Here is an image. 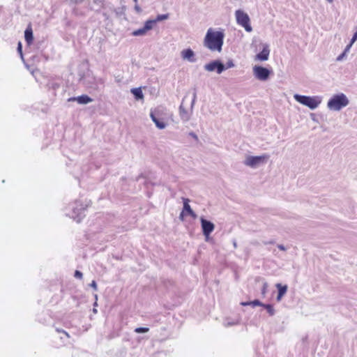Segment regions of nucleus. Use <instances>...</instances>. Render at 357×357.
<instances>
[{"instance_id": "nucleus-1", "label": "nucleus", "mask_w": 357, "mask_h": 357, "mask_svg": "<svg viewBox=\"0 0 357 357\" xmlns=\"http://www.w3.org/2000/svg\"><path fill=\"white\" fill-rule=\"evenodd\" d=\"M225 34L222 31H215L210 28L208 29L204 39V45L212 52H220L223 45Z\"/></svg>"}, {"instance_id": "nucleus-2", "label": "nucleus", "mask_w": 357, "mask_h": 357, "mask_svg": "<svg viewBox=\"0 0 357 357\" xmlns=\"http://www.w3.org/2000/svg\"><path fill=\"white\" fill-rule=\"evenodd\" d=\"M349 104V100L343 93L333 96L328 102V107L333 110H340Z\"/></svg>"}, {"instance_id": "nucleus-3", "label": "nucleus", "mask_w": 357, "mask_h": 357, "mask_svg": "<svg viewBox=\"0 0 357 357\" xmlns=\"http://www.w3.org/2000/svg\"><path fill=\"white\" fill-rule=\"evenodd\" d=\"M294 98L298 102L307 106L312 109L317 108L321 102V100L317 97H310L296 94L294 95Z\"/></svg>"}, {"instance_id": "nucleus-4", "label": "nucleus", "mask_w": 357, "mask_h": 357, "mask_svg": "<svg viewBox=\"0 0 357 357\" xmlns=\"http://www.w3.org/2000/svg\"><path fill=\"white\" fill-rule=\"evenodd\" d=\"M236 17L237 23L244 27L245 31L250 32L252 31V26L250 24V17L245 12L238 10L236 11Z\"/></svg>"}, {"instance_id": "nucleus-5", "label": "nucleus", "mask_w": 357, "mask_h": 357, "mask_svg": "<svg viewBox=\"0 0 357 357\" xmlns=\"http://www.w3.org/2000/svg\"><path fill=\"white\" fill-rule=\"evenodd\" d=\"M269 156L268 155H263L260 156H248L245 160L244 163L245 165L255 167L265 162Z\"/></svg>"}, {"instance_id": "nucleus-6", "label": "nucleus", "mask_w": 357, "mask_h": 357, "mask_svg": "<svg viewBox=\"0 0 357 357\" xmlns=\"http://www.w3.org/2000/svg\"><path fill=\"white\" fill-rule=\"evenodd\" d=\"M253 73L258 79L262 81L266 80L270 75V71L267 68L259 66L253 68Z\"/></svg>"}, {"instance_id": "nucleus-7", "label": "nucleus", "mask_w": 357, "mask_h": 357, "mask_svg": "<svg viewBox=\"0 0 357 357\" xmlns=\"http://www.w3.org/2000/svg\"><path fill=\"white\" fill-rule=\"evenodd\" d=\"M201 226L204 236L208 238L211 232L215 229V225L213 222L204 219V218H200Z\"/></svg>"}, {"instance_id": "nucleus-8", "label": "nucleus", "mask_w": 357, "mask_h": 357, "mask_svg": "<svg viewBox=\"0 0 357 357\" xmlns=\"http://www.w3.org/2000/svg\"><path fill=\"white\" fill-rule=\"evenodd\" d=\"M204 68L206 70L209 72L216 70L217 73L220 74L224 70L225 67L222 63L215 61L206 64Z\"/></svg>"}, {"instance_id": "nucleus-9", "label": "nucleus", "mask_w": 357, "mask_h": 357, "mask_svg": "<svg viewBox=\"0 0 357 357\" xmlns=\"http://www.w3.org/2000/svg\"><path fill=\"white\" fill-rule=\"evenodd\" d=\"M183 208L182 212L180 214V218L181 220H183L184 215H190L192 218H195L196 214L192 210L190 206L189 205L190 200L187 198H183Z\"/></svg>"}, {"instance_id": "nucleus-10", "label": "nucleus", "mask_w": 357, "mask_h": 357, "mask_svg": "<svg viewBox=\"0 0 357 357\" xmlns=\"http://www.w3.org/2000/svg\"><path fill=\"white\" fill-rule=\"evenodd\" d=\"M24 38L28 45H31L33 40V29L29 24L24 31Z\"/></svg>"}, {"instance_id": "nucleus-11", "label": "nucleus", "mask_w": 357, "mask_h": 357, "mask_svg": "<svg viewBox=\"0 0 357 357\" xmlns=\"http://www.w3.org/2000/svg\"><path fill=\"white\" fill-rule=\"evenodd\" d=\"M181 56L183 59H187L191 62L195 61V54L191 49H185L181 52Z\"/></svg>"}, {"instance_id": "nucleus-12", "label": "nucleus", "mask_w": 357, "mask_h": 357, "mask_svg": "<svg viewBox=\"0 0 357 357\" xmlns=\"http://www.w3.org/2000/svg\"><path fill=\"white\" fill-rule=\"evenodd\" d=\"M179 115L181 119L184 121H187L190 119V114L188 111L184 108L183 103H181L179 107Z\"/></svg>"}, {"instance_id": "nucleus-13", "label": "nucleus", "mask_w": 357, "mask_h": 357, "mask_svg": "<svg viewBox=\"0 0 357 357\" xmlns=\"http://www.w3.org/2000/svg\"><path fill=\"white\" fill-rule=\"evenodd\" d=\"M269 50L267 47H264L261 52L257 54L256 57L260 61H266L269 56Z\"/></svg>"}, {"instance_id": "nucleus-14", "label": "nucleus", "mask_w": 357, "mask_h": 357, "mask_svg": "<svg viewBox=\"0 0 357 357\" xmlns=\"http://www.w3.org/2000/svg\"><path fill=\"white\" fill-rule=\"evenodd\" d=\"M276 287L278 289V294L277 296V300L278 301H280L281 300L282 297L286 294V292L287 291V285L282 286L281 284L278 283L276 284Z\"/></svg>"}, {"instance_id": "nucleus-15", "label": "nucleus", "mask_w": 357, "mask_h": 357, "mask_svg": "<svg viewBox=\"0 0 357 357\" xmlns=\"http://www.w3.org/2000/svg\"><path fill=\"white\" fill-rule=\"evenodd\" d=\"M71 100V98L69 99V100ZM72 100H76L79 104H87L92 101V99L86 95H82V96H78L76 98H72Z\"/></svg>"}, {"instance_id": "nucleus-16", "label": "nucleus", "mask_w": 357, "mask_h": 357, "mask_svg": "<svg viewBox=\"0 0 357 357\" xmlns=\"http://www.w3.org/2000/svg\"><path fill=\"white\" fill-rule=\"evenodd\" d=\"M131 93L135 96V99H144V95L140 88H135L131 89Z\"/></svg>"}, {"instance_id": "nucleus-17", "label": "nucleus", "mask_w": 357, "mask_h": 357, "mask_svg": "<svg viewBox=\"0 0 357 357\" xmlns=\"http://www.w3.org/2000/svg\"><path fill=\"white\" fill-rule=\"evenodd\" d=\"M151 117L158 128L163 129L165 128V123L158 119L153 113H151Z\"/></svg>"}, {"instance_id": "nucleus-18", "label": "nucleus", "mask_w": 357, "mask_h": 357, "mask_svg": "<svg viewBox=\"0 0 357 357\" xmlns=\"http://www.w3.org/2000/svg\"><path fill=\"white\" fill-rule=\"evenodd\" d=\"M157 20H147L145 22L144 27L147 31H149V30H151L153 29V26L155 24Z\"/></svg>"}, {"instance_id": "nucleus-19", "label": "nucleus", "mask_w": 357, "mask_h": 357, "mask_svg": "<svg viewBox=\"0 0 357 357\" xmlns=\"http://www.w3.org/2000/svg\"><path fill=\"white\" fill-rule=\"evenodd\" d=\"M241 304L242 305H243V306L252 305L253 307H255V306H263V305H264L259 300H255V301H250V302H242Z\"/></svg>"}, {"instance_id": "nucleus-20", "label": "nucleus", "mask_w": 357, "mask_h": 357, "mask_svg": "<svg viewBox=\"0 0 357 357\" xmlns=\"http://www.w3.org/2000/svg\"><path fill=\"white\" fill-rule=\"evenodd\" d=\"M146 33H147V31L145 29L144 27H142L141 29L134 31L132 32V35L135 36H143V35H145Z\"/></svg>"}, {"instance_id": "nucleus-21", "label": "nucleus", "mask_w": 357, "mask_h": 357, "mask_svg": "<svg viewBox=\"0 0 357 357\" xmlns=\"http://www.w3.org/2000/svg\"><path fill=\"white\" fill-rule=\"evenodd\" d=\"M263 307L266 309V310L268 311V314L272 316L274 314V309H273V305H270V304H264L263 305Z\"/></svg>"}, {"instance_id": "nucleus-22", "label": "nucleus", "mask_w": 357, "mask_h": 357, "mask_svg": "<svg viewBox=\"0 0 357 357\" xmlns=\"http://www.w3.org/2000/svg\"><path fill=\"white\" fill-rule=\"evenodd\" d=\"M357 40V30L356 32L354 34L350 43L346 47V50H349L354 43Z\"/></svg>"}, {"instance_id": "nucleus-23", "label": "nucleus", "mask_w": 357, "mask_h": 357, "mask_svg": "<svg viewBox=\"0 0 357 357\" xmlns=\"http://www.w3.org/2000/svg\"><path fill=\"white\" fill-rule=\"evenodd\" d=\"M149 331V328L146 327H139L135 329V332L137 333H147Z\"/></svg>"}, {"instance_id": "nucleus-24", "label": "nucleus", "mask_w": 357, "mask_h": 357, "mask_svg": "<svg viewBox=\"0 0 357 357\" xmlns=\"http://www.w3.org/2000/svg\"><path fill=\"white\" fill-rule=\"evenodd\" d=\"M168 18V15H159L157 16L156 19L155 20L158 21H162L164 20H166Z\"/></svg>"}, {"instance_id": "nucleus-25", "label": "nucleus", "mask_w": 357, "mask_h": 357, "mask_svg": "<svg viewBox=\"0 0 357 357\" xmlns=\"http://www.w3.org/2000/svg\"><path fill=\"white\" fill-rule=\"evenodd\" d=\"M75 277L79 279L82 278V273L79 271H75Z\"/></svg>"}, {"instance_id": "nucleus-26", "label": "nucleus", "mask_w": 357, "mask_h": 357, "mask_svg": "<svg viewBox=\"0 0 357 357\" xmlns=\"http://www.w3.org/2000/svg\"><path fill=\"white\" fill-rule=\"evenodd\" d=\"M349 50H346V49L344 50V51L337 58V60L338 61H340L343 59V57L345 56L347 52H348Z\"/></svg>"}, {"instance_id": "nucleus-27", "label": "nucleus", "mask_w": 357, "mask_h": 357, "mask_svg": "<svg viewBox=\"0 0 357 357\" xmlns=\"http://www.w3.org/2000/svg\"><path fill=\"white\" fill-rule=\"evenodd\" d=\"M90 286L93 287L95 290L97 289V284L95 280H93L91 283L90 284Z\"/></svg>"}, {"instance_id": "nucleus-28", "label": "nucleus", "mask_w": 357, "mask_h": 357, "mask_svg": "<svg viewBox=\"0 0 357 357\" xmlns=\"http://www.w3.org/2000/svg\"><path fill=\"white\" fill-rule=\"evenodd\" d=\"M22 43L20 42L18 43V45H17V50L18 52H20V54H22Z\"/></svg>"}, {"instance_id": "nucleus-29", "label": "nucleus", "mask_w": 357, "mask_h": 357, "mask_svg": "<svg viewBox=\"0 0 357 357\" xmlns=\"http://www.w3.org/2000/svg\"><path fill=\"white\" fill-rule=\"evenodd\" d=\"M189 135L192 136L196 141H198V137L194 132H190Z\"/></svg>"}, {"instance_id": "nucleus-30", "label": "nucleus", "mask_w": 357, "mask_h": 357, "mask_svg": "<svg viewBox=\"0 0 357 357\" xmlns=\"http://www.w3.org/2000/svg\"><path fill=\"white\" fill-rule=\"evenodd\" d=\"M135 10L137 13H140L141 12V8L137 4L135 5Z\"/></svg>"}, {"instance_id": "nucleus-31", "label": "nucleus", "mask_w": 357, "mask_h": 357, "mask_svg": "<svg viewBox=\"0 0 357 357\" xmlns=\"http://www.w3.org/2000/svg\"><path fill=\"white\" fill-rule=\"evenodd\" d=\"M266 284H264V288H263V291H262V294H264L265 292H266Z\"/></svg>"}, {"instance_id": "nucleus-32", "label": "nucleus", "mask_w": 357, "mask_h": 357, "mask_svg": "<svg viewBox=\"0 0 357 357\" xmlns=\"http://www.w3.org/2000/svg\"><path fill=\"white\" fill-rule=\"evenodd\" d=\"M278 248L282 250H284V248L282 245H279Z\"/></svg>"}, {"instance_id": "nucleus-33", "label": "nucleus", "mask_w": 357, "mask_h": 357, "mask_svg": "<svg viewBox=\"0 0 357 357\" xmlns=\"http://www.w3.org/2000/svg\"><path fill=\"white\" fill-rule=\"evenodd\" d=\"M328 2L331 3L333 1V0H327Z\"/></svg>"}, {"instance_id": "nucleus-34", "label": "nucleus", "mask_w": 357, "mask_h": 357, "mask_svg": "<svg viewBox=\"0 0 357 357\" xmlns=\"http://www.w3.org/2000/svg\"><path fill=\"white\" fill-rule=\"evenodd\" d=\"M64 334H66V335H68V333L65 331H63Z\"/></svg>"}, {"instance_id": "nucleus-35", "label": "nucleus", "mask_w": 357, "mask_h": 357, "mask_svg": "<svg viewBox=\"0 0 357 357\" xmlns=\"http://www.w3.org/2000/svg\"><path fill=\"white\" fill-rule=\"evenodd\" d=\"M133 1H135V2L136 3H137V0H133Z\"/></svg>"}]
</instances>
